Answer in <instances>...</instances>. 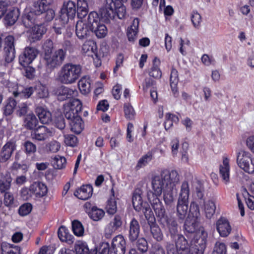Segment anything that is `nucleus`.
Instances as JSON below:
<instances>
[{"mask_svg":"<svg viewBox=\"0 0 254 254\" xmlns=\"http://www.w3.org/2000/svg\"><path fill=\"white\" fill-rule=\"evenodd\" d=\"M179 175L176 170H163L160 176H155L152 180V195L160 196L162 192L173 189L179 181Z\"/></svg>","mask_w":254,"mask_h":254,"instance_id":"f257e3e1","label":"nucleus"},{"mask_svg":"<svg viewBox=\"0 0 254 254\" xmlns=\"http://www.w3.org/2000/svg\"><path fill=\"white\" fill-rule=\"evenodd\" d=\"M53 49V43L50 39L46 40L43 45L45 64L50 69H54L60 66L64 61L66 56V51L62 49L56 50L52 54Z\"/></svg>","mask_w":254,"mask_h":254,"instance_id":"f03ea898","label":"nucleus"},{"mask_svg":"<svg viewBox=\"0 0 254 254\" xmlns=\"http://www.w3.org/2000/svg\"><path fill=\"white\" fill-rule=\"evenodd\" d=\"M80 65L67 63L64 64L58 72L57 80L62 84H71L75 83L81 74Z\"/></svg>","mask_w":254,"mask_h":254,"instance_id":"7ed1b4c3","label":"nucleus"},{"mask_svg":"<svg viewBox=\"0 0 254 254\" xmlns=\"http://www.w3.org/2000/svg\"><path fill=\"white\" fill-rule=\"evenodd\" d=\"M190 191L188 182L184 181L181 187L177 205L176 216L179 223H183L186 218L188 212Z\"/></svg>","mask_w":254,"mask_h":254,"instance_id":"20e7f679","label":"nucleus"},{"mask_svg":"<svg viewBox=\"0 0 254 254\" xmlns=\"http://www.w3.org/2000/svg\"><path fill=\"white\" fill-rule=\"evenodd\" d=\"M142 190L136 188L132 193V203L134 210L138 212H142L146 218L153 214L150 205L146 201H143L142 197Z\"/></svg>","mask_w":254,"mask_h":254,"instance_id":"39448f33","label":"nucleus"},{"mask_svg":"<svg viewBox=\"0 0 254 254\" xmlns=\"http://www.w3.org/2000/svg\"><path fill=\"white\" fill-rule=\"evenodd\" d=\"M207 234L204 231L195 234L190 242V253L191 254H203L206 247Z\"/></svg>","mask_w":254,"mask_h":254,"instance_id":"423d86ee","label":"nucleus"},{"mask_svg":"<svg viewBox=\"0 0 254 254\" xmlns=\"http://www.w3.org/2000/svg\"><path fill=\"white\" fill-rule=\"evenodd\" d=\"M207 234L204 231L195 234L190 242V253L191 254H203L206 247Z\"/></svg>","mask_w":254,"mask_h":254,"instance_id":"0eeeda50","label":"nucleus"},{"mask_svg":"<svg viewBox=\"0 0 254 254\" xmlns=\"http://www.w3.org/2000/svg\"><path fill=\"white\" fill-rule=\"evenodd\" d=\"M121 5L119 0H106L104 6L100 9L102 19L105 22H109L115 16V10L118 5Z\"/></svg>","mask_w":254,"mask_h":254,"instance_id":"6e6552de","label":"nucleus"},{"mask_svg":"<svg viewBox=\"0 0 254 254\" xmlns=\"http://www.w3.org/2000/svg\"><path fill=\"white\" fill-rule=\"evenodd\" d=\"M76 5L74 2L69 0L64 2L61 10L59 20L61 25H64L67 23L69 19H72L76 14Z\"/></svg>","mask_w":254,"mask_h":254,"instance_id":"1a4fd4ad","label":"nucleus"},{"mask_svg":"<svg viewBox=\"0 0 254 254\" xmlns=\"http://www.w3.org/2000/svg\"><path fill=\"white\" fill-rule=\"evenodd\" d=\"M75 252L69 249L63 248L61 249L59 254H97L96 249L89 250L85 242L79 241L74 245Z\"/></svg>","mask_w":254,"mask_h":254,"instance_id":"9d476101","label":"nucleus"},{"mask_svg":"<svg viewBox=\"0 0 254 254\" xmlns=\"http://www.w3.org/2000/svg\"><path fill=\"white\" fill-rule=\"evenodd\" d=\"M54 0H40L34 3L32 8L37 14H41L47 11L46 18L48 20H52L55 16L53 10L50 9V6L53 3Z\"/></svg>","mask_w":254,"mask_h":254,"instance_id":"9b49d317","label":"nucleus"},{"mask_svg":"<svg viewBox=\"0 0 254 254\" xmlns=\"http://www.w3.org/2000/svg\"><path fill=\"white\" fill-rule=\"evenodd\" d=\"M81 110V101L77 99H74L64 106V114L65 118L70 121L78 117V113Z\"/></svg>","mask_w":254,"mask_h":254,"instance_id":"f8f14e48","label":"nucleus"},{"mask_svg":"<svg viewBox=\"0 0 254 254\" xmlns=\"http://www.w3.org/2000/svg\"><path fill=\"white\" fill-rule=\"evenodd\" d=\"M127 243L122 235H118L112 240L110 245V254H125Z\"/></svg>","mask_w":254,"mask_h":254,"instance_id":"ddd939ff","label":"nucleus"},{"mask_svg":"<svg viewBox=\"0 0 254 254\" xmlns=\"http://www.w3.org/2000/svg\"><path fill=\"white\" fill-rule=\"evenodd\" d=\"M54 94L60 101H64L68 98L76 96L78 92L76 89L70 88L64 85H61L56 88Z\"/></svg>","mask_w":254,"mask_h":254,"instance_id":"4468645a","label":"nucleus"},{"mask_svg":"<svg viewBox=\"0 0 254 254\" xmlns=\"http://www.w3.org/2000/svg\"><path fill=\"white\" fill-rule=\"evenodd\" d=\"M38 55L37 50L32 47H26L19 57V64L26 66L31 64Z\"/></svg>","mask_w":254,"mask_h":254,"instance_id":"2eb2a0df","label":"nucleus"},{"mask_svg":"<svg viewBox=\"0 0 254 254\" xmlns=\"http://www.w3.org/2000/svg\"><path fill=\"white\" fill-rule=\"evenodd\" d=\"M84 208L89 218L95 221L101 220L105 216V211L97 206L93 205L91 203L86 202L84 205Z\"/></svg>","mask_w":254,"mask_h":254,"instance_id":"dca6fc26","label":"nucleus"},{"mask_svg":"<svg viewBox=\"0 0 254 254\" xmlns=\"http://www.w3.org/2000/svg\"><path fill=\"white\" fill-rule=\"evenodd\" d=\"M145 218L149 225L150 232L153 238L157 242L161 241L163 238V235L161 229L156 224L154 214H151L150 215L146 216Z\"/></svg>","mask_w":254,"mask_h":254,"instance_id":"f3484780","label":"nucleus"},{"mask_svg":"<svg viewBox=\"0 0 254 254\" xmlns=\"http://www.w3.org/2000/svg\"><path fill=\"white\" fill-rule=\"evenodd\" d=\"M216 229L221 237H227L231 232L232 227L228 220L221 216L216 222Z\"/></svg>","mask_w":254,"mask_h":254,"instance_id":"a211bd4d","label":"nucleus"},{"mask_svg":"<svg viewBox=\"0 0 254 254\" xmlns=\"http://www.w3.org/2000/svg\"><path fill=\"white\" fill-rule=\"evenodd\" d=\"M140 232L139 222L135 218H132L129 223L128 238L131 243H133L138 238Z\"/></svg>","mask_w":254,"mask_h":254,"instance_id":"6ab92c4d","label":"nucleus"},{"mask_svg":"<svg viewBox=\"0 0 254 254\" xmlns=\"http://www.w3.org/2000/svg\"><path fill=\"white\" fill-rule=\"evenodd\" d=\"M55 133L54 130L48 128L46 127L42 126L37 128L32 134V138L38 140H43L53 136Z\"/></svg>","mask_w":254,"mask_h":254,"instance_id":"aec40b11","label":"nucleus"},{"mask_svg":"<svg viewBox=\"0 0 254 254\" xmlns=\"http://www.w3.org/2000/svg\"><path fill=\"white\" fill-rule=\"evenodd\" d=\"M93 190L92 186L91 185H83L80 188L75 190L74 195L78 199L87 200L92 196Z\"/></svg>","mask_w":254,"mask_h":254,"instance_id":"412c9836","label":"nucleus"},{"mask_svg":"<svg viewBox=\"0 0 254 254\" xmlns=\"http://www.w3.org/2000/svg\"><path fill=\"white\" fill-rule=\"evenodd\" d=\"M76 34L80 39H85L89 37L91 30L81 19L76 22Z\"/></svg>","mask_w":254,"mask_h":254,"instance_id":"4be33fe9","label":"nucleus"},{"mask_svg":"<svg viewBox=\"0 0 254 254\" xmlns=\"http://www.w3.org/2000/svg\"><path fill=\"white\" fill-rule=\"evenodd\" d=\"M30 188L33 195L37 198H42L47 194V186L41 182H34L30 185Z\"/></svg>","mask_w":254,"mask_h":254,"instance_id":"5701e85b","label":"nucleus"},{"mask_svg":"<svg viewBox=\"0 0 254 254\" xmlns=\"http://www.w3.org/2000/svg\"><path fill=\"white\" fill-rule=\"evenodd\" d=\"M12 178L9 172L0 174V192L3 193L8 191L11 186Z\"/></svg>","mask_w":254,"mask_h":254,"instance_id":"b1692460","label":"nucleus"},{"mask_svg":"<svg viewBox=\"0 0 254 254\" xmlns=\"http://www.w3.org/2000/svg\"><path fill=\"white\" fill-rule=\"evenodd\" d=\"M229 160H223V163L220 164L219 168L220 176L226 185L230 182V166Z\"/></svg>","mask_w":254,"mask_h":254,"instance_id":"393cba45","label":"nucleus"},{"mask_svg":"<svg viewBox=\"0 0 254 254\" xmlns=\"http://www.w3.org/2000/svg\"><path fill=\"white\" fill-rule=\"evenodd\" d=\"M175 240L176 246L183 254H188L190 253V246L188 241L182 235H177L174 239Z\"/></svg>","mask_w":254,"mask_h":254,"instance_id":"a878e982","label":"nucleus"},{"mask_svg":"<svg viewBox=\"0 0 254 254\" xmlns=\"http://www.w3.org/2000/svg\"><path fill=\"white\" fill-rule=\"evenodd\" d=\"M58 236L61 242H65L68 245H71L74 242L73 236L70 234L68 229L64 226H62L59 228Z\"/></svg>","mask_w":254,"mask_h":254,"instance_id":"bb28decb","label":"nucleus"},{"mask_svg":"<svg viewBox=\"0 0 254 254\" xmlns=\"http://www.w3.org/2000/svg\"><path fill=\"white\" fill-rule=\"evenodd\" d=\"M139 20L137 18H134L131 24L127 29V36L129 41L133 42L136 39L138 31Z\"/></svg>","mask_w":254,"mask_h":254,"instance_id":"cd10ccee","label":"nucleus"},{"mask_svg":"<svg viewBox=\"0 0 254 254\" xmlns=\"http://www.w3.org/2000/svg\"><path fill=\"white\" fill-rule=\"evenodd\" d=\"M34 10H27L22 16V22L23 25L27 28H30L34 26L36 15Z\"/></svg>","mask_w":254,"mask_h":254,"instance_id":"c85d7f7f","label":"nucleus"},{"mask_svg":"<svg viewBox=\"0 0 254 254\" xmlns=\"http://www.w3.org/2000/svg\"><path fill=\"white\" fill-rule=\"evenodd\" d=\"M92 30L97 24L100 22L98 14L95 11L89 13L86 17L85 16L82 18H80Z\"/></svg>","mask_w":254,"mask_h":254,"instance_id":"c756f323","label":"nucleus"},{"mask_svg":"<svg viewBox=\"0 0 254 254\" xmlns=\"http://www.w3.org/2000/svg\"><path fill=\"white\" fill-rule=\"evenodd\" d=\"M46 29L43 25H35L31 27L30 31V37L33 41L39 40L46 32Z\"/></svg>","mask_w":254,"mask_h":254,"instance_id":"7c9ffc66","label":"nucleus"},{"mask_svg":"<svg viewBox=\"0 0 254 254\" xmlns=\"http://www.w3.org/2000/svg\"><path fill=\"white\" fill-rule=\"evenodd\" d=\"M3 204L9 209L18 206V200L14 198L13 194L9 191L4 192Z\"/></svg>","mask_w":254,"mask_h":254,"instance_id":"2f4dec72","label":"nucleus"},{"mask_svg":"<svg viewBox=\"0 0 254 254\" xmlns=\"http://www.w3.org/2000/svg\"><path fill=\"white\" fill-rule=\"evenodd\" d=\"M82 52L88 56L93 57V55L96 56L97 54V46L95 43L91 40L86 41L82 46Z\"/></svg>","mask_w":254,"mask_h":254,"instance_id":"473e14b6","label":"nucleus"},{"mask_svg":"<svg viewBox=\"0 0 254 254\" xmlns=\"http://www.w3.org/2000/svg\"><path fill=\"white\" fill-rule=\"evenodd\" d=\"M198 225V219L188 218L185 220L184 228L188 233H194L197 230Z\"/></svg>","mask_w":254,"mask_h":254,"instance_id":"72a5a7b5","label":"nucleus"},{"mask_svg":"<svg viewBox=\"0 0 254 254\" xmlns=\"http://www.w3.org/2000/svg\"><path fill=\"white\" fill-rule=\"evenodd\" d=\"M36 112L42 124H48L51 121V113L43 107H37L36 109Z\"/></svg>","mask_w":254,"mask_h":254,"instance_id":"f704fd0d","label":"nucleus"},{"mask_svg":"<svg viewBox=\"0 0 254 254\" xmlns=\"http://www.w3.org/2000/svg\"><path fill=\"white\" fill-rule=\"evenodd\" d=\"M88 12V4L86 0H77V13L79 18L86 16Z\"/></svg>","mask_w":254,"mask_h":254,"instance_id":"c9c22d12","label":"nucleus"},{"mask_svg":"<svg viewBox=\"0 0 254 254\" xmlns=\"http://www.w3.org/2000/svg\"><path fill=\"white\" fill-rule=\"evenodd\" d=\"M71 130L77 134L80 133L83 128V123L80 116L76 117L69 121Z\"/></svg>","mask_w":254,"mask_h":254,"instance_id":"e433bc0d","label":"nucleus"},{"mask_svg":"<svg viewBox=\"0 0 254 254\" xmlns=\"http://www.w3.org/2000/svg\"><path fill=\"white\" fill-rule=\"evenodd\" d=\"M78 88L82 94H87L90 92V80L87 77H82L78 82Z\"/></svg>","mask_w":254,"mask_h":254,"instance_id":"4c0bfd02","label":"nucleus"},{"mask_svg":"<svg viewBox=\"0 0 254 254\" xmlns=\"http://www.w3.org/2000/svg\"><path fill=\"white\" fill-rule=\"evenodd\" d=\"M199 205H200V204L196 201H192L190 202L188 218L198 219L200 216Z\"/></svg>","mask_w":254,"mask_h":254,"instance_id":"58836bf2","label":"nucleus"},{"mask_svg":"<svg viewBox=\"0 0 254 254\" xmlns=\"http://www.w3.org/2000/svg\"><path fill=\"white\" fill-rule=\"evenodd\" d=\"M15 150V145L12 142H7L3 146L0 156L3 159H9Z\"/></svg>","mask_w":254,"mask_h":254,"instance_id":"ea45409f","label":"nucleus"},{"mask_svg":"<svg viewBox=\"0 0 254 254\" xmlns=\"http://www.w3.org/2000/svg\"><path fill=\"white\" fill-rule=\"evenodd\" d=\"M105 210L109 215H113L117 212V203L115 198H109L106 202Z\"/></svg>","mask_w":254,"mask_h":254,"instance_id":"a19ab883","label":"nucleus"},{"mask_svg":"<svg viewBox=\"0 0 254 254\" xmlns=\"http://www.w3.org/2000/svg\"><path fill=\"white\" fill-rule=\"evenodd\" d=\"M170 86L174 95L178 94V83L179 82V77L178 71L176 69L173 68L171 70L170 77Z\"/></svg>","mask_w":254,"mask_h":254,"instance_id":"79ce46f5","label":"nucleus"},{"mask_svg":"<svg viewBox=\"0 0 254 254\" xmlns=\"http://www.w3.org/2000/svg\"><path fill=\"white\" fill-rule=\"evenodd\" d=\"M38 123V120L33 113L27 115L24 119V125L27 128L30 129H34Z\"/></svg>","mask_w":254,"mask_h":254,"instance_id":"37998d69","label":"nucleus"},{"mask_svg":"<svg viewBox=\"0 0 254 254\" xmlns=\"http://www.w3.org/2000/svg\"><path fill=\"white\" fill-rule=\"evenodd\" d=\"M34 92V88L32 87L23 88L22 86L18 87L16 91L13 92L15 97L20 96L24 98H28Z\"/></svg>","mask_w":254,"mask_h":254,"instance_id":"c03bdc74","label":"nucleus"},{"mask_svg":"<svg viewBox=\"0 0 254 254\" xmlns=\"http://www.w3.org/2000/svg\"><path fill=\"white\" fill-rule=\"evenodd\" d=\"M91 31L94 33L98 38L105 37L108 32L106 26L101 22H99L97 25L91 30Z\"/></svg>","mask_w":254,"mask_h":254,"instance_id":"a18cd8bd","label":"nucleus"},{"mask_svg":"<svg viewBox=\"0 0 254 254\" xmlns=\"http://www.w3.org/2000/svg\"><path fill=\"white\" fill-rule=\"evenodd\" d=\"M169 229L171 239H175L178 233V224L176 220L174 219L164 220Z\"/></svg>","mask_w":254,"mask_h":254,"instance_id":"49530a36","label":"nucleus"},{"mask_svg":"<svg viewBox=\"0 0 254 254\" xmlns=\"http://www.w3.org/2000/svg\"><path fill=\"white\" fill-rule=\"evenodd\" d=\"M215 210L216 206L213 201L209 200L204 203V211L207 218H211L215 212Z\"/></svg>","mask_w":254,"mask_h":254,"instance_id":"de8ad7c7","label":"nucleus"},{"mask_svg":"<svg viewBox=\"0 0 254 254\" xmlns=\"http://www.w3.org/2000/svg\"><path fill=\"white\" fill-rule=\"evenodd\" d=\"M160 61L157 58H155L153 60V65L149 72V75L155 78H160L162 76V72L159 69L158 66Z\"/></svg>","mask_w":254,"mask_h":254,"instance_id":"09e8293b","label":"nucleus"},{"mask_svg":"<svg viewBox=\"0 0 254 254\" xmlns=\"http://www.w3.org/2000/svg\"><path fill=\"white\" fill-rule=\"evenodd\" d=\"M19 16L18 9H13L8 12L5 17V20L6 24L9 25H12L17 21Z\"/></svg>","mask_w":254,"mask_h":254,"instance_id":"8fccbe9b","label":"nucleus"},{"mask_svg":"<svg viewBox=\"0 0 254 254\" xmlns=\"http://www.w3.org/2000/svg\"><path fill=\"white\" fill-rule=\"evenodd\" d=\"M72 229L75 235L77 236H82L83 235L84 229L79 221L74 220L72 222Z\"/></svg>","mask_w":254,"mask_h":254,"instance_id":"3c124183","label":"nucleus"},{"mask_svg":"<svg viewBox=\"0 0 254 254\" xmlns=\"http://www.w3.org/2000/svg\"><path fill=\"white\" fill-rule=\"evenodd\" d=\"M166 120L164 122V127L166 130L170 128L173 123H178L179 119V118L172 114L167 113L165 116Z\"/></svg>","mask_w":254,"mask_h":254,"instance_id":"603ef678","label":"nucleus"},{"mask_svg":"<svg viewBox=\"0 0 254 254\" xmlns=\"http://www.w3.org/2000/svg\"><path fill=\"white\" fill-rule=\"evenodd\" d=\"M36 96L39 98H44L48 96L49 92L47 87L41 84H39L36 87Z\"/></svg>","mask_w":254,"mask_h":254,"instance_id":"864d4df0","label":"nucleus"},{"mask_svg":"<svg viewBox=\"0 0 254 254\" xmlns=\"http://www.w3.org/2000/svg\"><path fill=\"white\" fill-rule=\"evenodd\" d=\"M173 189L167 190L164 191V200L167 206H171L174 204V196L173 193Z\"/></svg>","mask_w":254,"mask_h":254,"instance_id":"5fc2aeb1","label":"nucleus"},{"mask_svg":"<svg viewBox=\"0 0 254 254\" xmlns=\"http://www.w3.org/2000/svg\"><path fill=\"white\" fill-rule=\"evenodd\" d=\"M196 196L193 201H196L200 205H204L205 203V198L204 194V190L201 187H196L195 189Z\"/></svg>","mask_w":254,"mask_h":254,"instance_id":"6e6d98bb","label":"nucleus"},{"mask_svg":"<svg viewBox=\"0 0 254 254\" xmlns=\"http://www.w3.org/2000/svg\"><path fill=\"white\" fill-rule=\"evenodd\" d=\"M32 205L30 203L26 202L21 205L18 209L20 216H25L29 214L32 211Z\"/></svg>","mask_w":254,"mask_h":254,"instance_id":"4d7b16f0","label":"nucleus"},{"mask_svg":"<svg viewBox=\"0 0 254 254\" xmlns=\"http://www.w3.org/2000/svg\"><path fill=\"white\" fill-rule=\"evenodd\" d=\"M136 246L137 250L142 253L146 252L148 249V243L144 238L137 239Z\"/></svg>","mask_w":254,"mask_h":254,"instance_id":"13d9d810","label":"nucleus"},{"mask_svg":"<svg viewBox=\"0 0 254 254\" xmlns=\"http://www.w3.org/2000/svg\"><path fill=\"white\" fill-rule=\"evenodd\" d=\"M94 249L97 250L99 254H110V246L107 242H101Z\"/></svg>","mask_w":254,"mask_h":254,"instance_id":"bf43d9fd","label":"nucleus"},{"mask_svg":"<svg viewBox=\"0 0 254 254\" xmlns=\"http://www.w3.org/2000/svg\"><path fill=\"white\" fill-rule=\"evenodd\" d=\"M16 106V101L13 99H9L8 103L5 106L4 114L6 116L10 115L13 113Z\"/></svg>","mask_w":254,"mask_h":254,"instance_id":"052dcab7","label":"nucleus"},{"mask_svg":"<svg viewBox=\"0 0 254 254\" xmlns=\"http://www.w3.org/2000/svg\"><path fill=\"white\" fill-rule=\"evenodd\" d=\"M4 52L5 61L8 63L12 62L15 58L14 48L4 47Z\"/></svg>","mask_w":254,"mask_h":254,"instance_id":"680f3d73","label":"nucleus"},{"mask_svg":"<svg viewBox=\"0 0 254 254\" xmlns=\"http://www.w3.org/2000/svg\"><path fill=\"white\" fill-rule=\"evenodd\" d=\"M191 20L193 26L196 28H198L201 22V16L197 11H193L191 14Z\"/></svg>","mask_w":254,"mask_h":254,"instance_id":"e2e57ef3","label":"nucleus"},{"mask_svg":"<svg viewBox=\"0 0 254 254\" xmlns=\"http://www.w3.org/2000/svg\"><path fill=\"white\" fill-rule=\"evenodd\" d=\"M124 108L126 118L132 119L134 117L135 112L132 106L129 103H126Z\"/></svg>","mask_w":254,"mask_h":254,"instance_id":"0e129e2a","label":"nucleus"},{"mask_svg":"<svg viewBox=\"0 0 254 254\" xmlns=\"http://www.w3.org/2000/svg\"><path fill=\"white\" fill-rule=\"evenodd\" d=\"M64 142L68 146H75L78 142L77 138L76 136L72 134L65 135Z\"/></svg>","mask_w":254,"mask_h":254,"instance_id":"69168bd1","label":"nucleus"},{"mask_svg":"<svg viewBox=\"0 0 254 254\" xmlns=\"http://www.w3.org/2000/svg\"><path fill=\"white\" fill-rule=\"evenodd\" d=\"M33 193L30 186L29 188L24 187L20 190V196L24 200H28L32 197Z\"/></svg>","mask_w":254,"mask_h":254,"instance_id":"338daca9","label":"nucleus"},{"mask_svg":"<svg viewBox=\"0 0 254 254\" xmlns=\"http://www.w3.org/2000/svg\"><path fill=\"white\" fill-rule=\"evenodd\" d=\"M158 196L153 195V198L152 200L148 196V199L151 204L153 209L154 210H158L159 208L163 206L162 202L160 199L158 197Z\"/></svg>","mask_w":254,"mask_h":254,"instance_id":"774afa93","label":"nucleus"}]
</instances>
